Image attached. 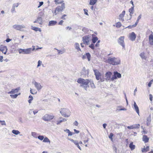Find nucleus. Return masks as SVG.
<instances>
[{"label": "nucleus", "mask_w": 153, "mask_h": 153, "mask_svg": "<svg viewBox=\"0 0 153 153\" xmlns=\"http://www.w3.org/2000/svg\"><path fill=\"white\" fill-rule=\"evenodd\" d=\"M105 62L113 65H116L119 64L120 61L118 58L109 57L105 61Z\"/></svg>", "instance_id": "nucleus-2"}, {"label": "nucleus", "mask_w": 153, "mask_h": 153, "mask_svg": "<svg viewBox=\"0 0 153 153\" xmlns=\"http://www.w3.org/2000/svg\"><path fill=\"white\" fill-rule=\"evenodd\" d=\"M97 0H90L89 4L91 5H94L97 2Z\"/></svg>", "instance_id": "nucleus-29"}, {"label": "nucleus", "mask_w": 153, "mask_h": 153, "mask_svg": "<svg viewBox=\"0 0 153 153\" xmlns=\"http://www.w3.org/2000/svg\"><path fill=\"white\" fill-rule=\"evenodd\" d=\"M94 72L96 79L97 80H99L101 78V74L97 70H94Z\"/></svg>", "instance_id": "nucleus-12"}, {"label": "nucleus", "mask_w": 153, "mask_h": 153, "mask_svg": "<svg viewBox=\"0 0 153 153\" xmlns=\"http://www.w3.org/2000/svg\"><path fill=\"white\" fill-rule=\"evenodd\" d=\"M134 105L136 111L138 115H139V108L135 102H134Z\"/></svg>", "instance_id": "nucleus-23"}, {"label": "nucleus", "mask_w": 153, "mask_h": 153, "mask_svg": "<svg viewBox=\"0 0 153 153\" xmlns=\"http://www.w3.org/2000/svg\"><path fill=\"white\" fill-rule=\"evenodd\" d=\"M30 92L31 94H36L37 91L36 90L34 89H31Z\"/></svg>", "instance_id": "nucleus-33"}, {"label": "nucleus", "mask_w": 153, "mask_h": 153, "mask_svg": "<svg viewBox=\"0 0 153 153\" xmlns=\"http://www.w3.org/2000/svg\"><path fill=\"white\" fill-rule=\"evenodd\" d=\"M43 4V2L42 1L41 2H39V5L38 7V8L39 7H41V6H42Z\"/></svg>", "instance_id": "nucleus-56"}, {"label": "nucleus", "mask_w": 153, "mask_h": 153, "mask_svg": "<svg viewBox=\"0 0 153 153\" xmlns=\"http://www.w3.org/2000/svg\"><path fill=\"white\" fill-rule=\"evenodd\" d=\"M19 88H16L15 89H12V90L8 92V94H14L16 93L19 91Z\"/></svg>", "instance_id": "nucleus-18"}, {"label": "nucleus", "mask_w": 153, "mask_h": 153, "mask_svg": "<svg viewBox=\"0 0 153 153\" xmlns=\"http://www.w3.org/2000/svg\"><path fill=\"white\" fill-rule=\"evenodd\" d=\"M57 50L58 51V53L59 54H62L64 52L63 51L59 50L57 49Z\"/></svg>", "instance_id": "nucleus-52"}, {"label": "nucleus", "mask_w": 153, "mask_h": 153, "mask_svg": "<svg viewBox=\"0 0 153 153\" xmlns=\"http://www.w3.org/2000/svg\"><path fill=\"white\" fill-rule=\"evenodd\" d=\"M149 99L151 101H152L153 96L152 94H150L149 95Z\"/></svg>", "instance_id": "nucleus-55"}, {"label": "nucleus", "mask_w": 153, "mask_h": 153, "mask_svg": "<svg viewBox=\"0 0 153 153\" xmlns=\"http://www.w3.org/2000/svg\"><path fill=\"white\" fill-rule=\"evenodd\" d=\"M129 147L131 150H133L135 149V146L133 144V142H131L129 145Z\"/></svg>", "instance_id": "nucleus-26"}, {"label": "nucleus", "mask_w": 153, "mask_h": 153, "mask_svg": "<svg viewBox=\"0 0 153 153\" xmlns=\"http://www.w3.org/2000/svg\"><path fill=\"white\" fill-rule=\"evenodd\" d=\"M122 26V24L120 22H118L116 24V27L117 28H120Z\"/></svg>", "instance_id": "nucleus-36"}, {"label": "nucleus", "mask_w": 153, "mask_h": 153, "mask_svg": "<svg viewBox=\"0 0 153 153\" xmlns=\"http://www.w3.org/2000/svg\"><path fill=\"white\" fill-rule=\"evenodd\" d=\"M114 134L112 133H110V134L109 137L110 139H111V140L112 141L113 140V138L112 137L113 136Z\"/></svg>", "instance_id": "nucleus-45"}, {"label": "nucleus", "mask_w": 153, "mask_h": 153, "mask_svg": "<svg viewBox=\"0 0 153 153\" xmlns=\"http://www.w3.org/2000/svg\"><path fill=\"white\" fill-rule=\"evenodd\" d=\"M149 44L151 45H153V33L152 32V34L149 36Z\"/></svg>", "instance_id": "nucleus-15"}, {"label": "nucleus", "mask_w": 153, "mask_h": 153, "mask_svg": "<svg viewBox=\"0 0 153 153\" xmlns=\"http://www.w3.org/2000/svg\"><path fill=\"white\" fill-rule=\"evenodd\" d=\"M0 122H1V124L2 125H5L6 124L4 121H0Z\"/></svg>", "instance_id": "nucleus-58"}, {"label": "nucleus", "mask_w": 153, "mask_h": 153, "mask_svg": "<svg viewBox=\"0 0 153 153\" xmlns=\"http://www.w3.org/2000/svg\"><path fill=\"white\" fill-rule=\"evenodd\" d=\"M31 29L34 30H35V31H39L40 32L41 31V30L40 28H38L36 27L32 26L31 27Z\"/></svg>", "instance_id": "nucleus-28"}, {"label": "nucleus", "mask_w": 153, "mask_h": 153, "mask_svg": "<svg viewBox=\"0 0 153 153\" xmlns=\"http://www.w3.org/2000/svg\"><path fill=\"white\" fill-rule=\"evenodd\" d=\"M121 76V74L117 72H114V75L111 78V80H113L114 79H116L117 78H120Z\"/></svg>", "instance_id": "nucleus-7"}, {"label": "nucleus", "mask_w": 153, "mask_h": 153, "mask_svg": "<svg viewBox=\"0 0 153 153\" xmlns=\"http://www.w3.org/2000/svg\"><path fill=\"white\" fill-rule=\"evenodd\" d=\"M0 51L4 54H6L7 51V47L2 45H1L0 46Z\"/></svg>", "instance_id": "nucleus-9"}, {"label": "nucleus", "mask_w": 153, "mask_h": 153, "mask_svg": "<svg viewBox=\"0 0 153 153\" xmlns=\"http://www.w3.org/2000/svg\"><path fill=\"white\" fill-rule=\"evenodd\" d=\"M70 141H71V142H73L74 144H75L77 147L80 150H81V149L80 147V146H79V142L77 141L76 140H74L72 139H70Z\"/></svg>", "instance_id": "nucleus-20"}, {"label": "nucleus", "mask_w": 153, "mask_h": 153, "mask_svg": "<svg viewBox=\"0 0 153 153\" xmlns=\"http://www.w3.org/2000/svg\"><path fill=\"white\" fill-rule=\"evenodd\" d=\"M43 142H49V143H50V140L47 137H45V138H44V140H43Z\"/></svg>", "instance_id": "nucleus-37"}, {"label": "nucleus", "mask_w": 153, "mask_h": 153, "mask_svg": "<svg viewBox=\"0 0 153 153\" xmlns=\"http://www.w3.org/2000/svg\"><path fill=\"white\" fill-rule=\"evenodd\" d=\"M18 51L19 53H23L24 54V49H19Z\"/></svg>", "instance_id": "nucleus-48"}, {"label": "nucleus", "mask_w": 153, "mask_h": 153, "mask_svg": "<svg viewBox=\"0 0 153 153\" xmlns=\"http://www.w3.org/2000/svg\"><path fill=\"white\" fill-rule=\"evenodd\" d=\"M89 84L91 86V87L92 88H95V85L92 82H91L90 81Z\"/></svg>", "instance_id": "nucleus-44"}, {"label": "nucleus", "mask_w": 153, "mask_h": 153, "mask_svg": "<svg viewBox=\"0 0 153 153\" xmlns=\"http://www.w3.org/2000/svg\"><path fill=\"white\" fill-rule=\"evenodd\" d=\"M71 27H66V29L67 30H68V29L69 30H70L71 29Z\"/></svg>", "instance_id": "nucleus-64"}, {"label": "nucleus", "mask_w": 153, "mask_h": 153, "mask_svg": "<svg viewBox=\"0 0 153 153\" xmlns=\"http://www.w3.org/2000/svg\"><path fill=\"white\" fill-rule=\"evenodd\" d=\"M137 25L135 23L133 25H129L127 27H126V28H127L129 29H131L133 27H135Z\"/></svg>", "instance_id": "nucleus-38"}, {"label": "nucleus", "mask_w": 153, "mask_h": 153, "mask_svg": "<svg viewBox=\"0 0 153 153\" xmlns=\"http://www.w3.org/2000/svg\"><path fill=\"white\" fill-rule=\"evenodd\" d=\"M141 15H139L138 17L137 18V20L136 21V22H135V23L137 25L139 21V20L141 19Z\"/></svg>", "instance_id": "nucleus-42"}, {"label": "nucleus", "mask_w": 153, "mask_h": 153, "mask_svg": "<svg viewBox=\"0 0 153 153\" xmlns=\"http://www.w3.org/2000/svg\"><path fill=\"white\" fill-rule=\"evenodd\" d=\"M13 28L17 30H21L24 27L22 25H15L13 26Z\"/></svg>", "instance_id": "nucleus-13"}, {"label": "nucleus", "mask_w": 153, "mask_h": 153, "mask_svg": "<svg viewBox=\"0 0 153 153\" xmlns=\"http://www.w3.org/2000/svg\"><path fill=\"white\" fill-rule=\"evenodd\" d=\"M136 37V35L135 33L134 32H132L129 34L128 38L131 41H134L135 40Z\"/></svg>", "instance_id": "nucleus-8"}, {"label": "nucleus", "mask_w": 153, "mask_h": 153, "mask_svg": "<svg viewBox=\"0 0 153 153\" xmlns=\"http://www.w3.org/2000/svg\"><path fill=\"white\" fill-rule=\"evenodd\" d=\"M3 57L2 56H0V62H2L3 61Z\"/></svg>", "instance_id": "nucleus-59"}, {"label": "nucleus", "mask_w": 153, "mask_h": 153, "mask_svg": "<svg viewBox=\"0 0 153 153\" xmlns=\"http://www.w3.org/2000/svg\"><path fill=\"white\" fill-rule=\"evenodd\" d=\"M142 140L144 143H147L149 141V138L146 135H143V136Z\"/></svg>", "instance_id": "nucleus-17"}, {"label": "nucleus", "mask_w": 153, "mask_h": 153, "mask_svg": "<svg viewBox=\"0 0 153 153\" xmlns=\"http://www.w3.org/2000/svg\"><path fill=\"white\" fill-rule=\"evenodd\" d=\"M153 82V79H152L149 82L148 84V86L149 87H150L151 86Z\"/></svg>", "instance_id": "nucleus-47"}, {"label": "nucleus", "mask_w": 153, "mask_h": 153, "mask_svg": "<svg viewBox=\"0 0 153 153\" xmlns=\"http://www.w3.org/2000/svg\"><path fill=\"white\" fill-rule=\"evenodd\" d=\"M112 75V73L111 72H107L105 74V79L106 80H110L111 79V76Z\"/></svg>", "instance_id": "nucleus-11"}, {"label": "nucleus", "mask_w": 153, "mask_h": 153, "mask_svg": "<svg viewBox=\"0 0 153 153\" xmlns=\"http://www.w3.org/2000/svg\"><path fill=\"white\" fill-rule=\"evenodd\" d=\"M64 21L62 20H61L58 23L59 25H62Z\"/></svg>", "instance_id": "nucleus-57"}, {"label": "nucleus", "mask_w": 153, "mask_h": 153, "mask_svg": "<svg viewBox=\"0 0 153 153\" xmlns=\"http://www.w3.org/2000/svg\"><path fill=\"white\" fill-rule=\"evenodd\" d=\"M42 63V62L40 60H39L38 61V64L37 66V67H39V66H40L41 65Z\"/></svg>", "instance_id": "nucleus-53"}, {"label": "nucleus", "mask_w": 153, "mask_h": 153, "mask_svg": "<svg viewBox=\"0 0 153 153\" xmlns=\"http://www.w3.org/2000/svg\"><path fill=\"white\" fill-rule=\"evenodd\" d=\"M107 125L106 124L104 123L103 124V126L104 128H105L106 126Z\"/></svg>", "instance_id": "nucleus-63"}, {"label": "nucleus", "mask_w": 153, "mask_h": 153, "mask_svg": "<svg viewBox=\"0 0 153 153\" xmlns=\"http://www.w3.org/2000/svg\"><path fill=\"white\" fill-rule=\"evenodd\" d=\"M12 132L16 135H17L20 133V132L19 131L16 130H13L12 131Z\"/></svg>", "instance_id": "nucleus-34"}, {"label": "nucleus", "mask_w": 153, "mask_h": 153, "mask_svg": "<svg viewBox=\"0 0 153 153\" xmlns=\"http://www.w3.org/2000/svg\"><path fill=\"white\" fill-rule=\"evenodd\" d=\"M75 48L78 51H81V49H80L79 47V45L78 43H76L75 44Z\"/></svg>", "instance_id": "nucleus-31"}, {"label": "nucleus", "mask_w": 153, "mask_h": 153, "mask_svg": "<svg viewBox=\"0 0 153 153\" xmlns=\"http://www.w3.org/2000/svg\"><path fill=\"white\" fill-rule=\"evenodd\" d=\"M54 2L56 4H60L63 3V0H55Z\"/></svg>", "instance_id": "nucleus-32"}, {"label": "nucleus", "mask_w": 153, "mask_h": 153, "mask_svg": "<svg viewBox=\"0 0 153 153\" xmlns=\"http://www.w3.org/2000/svg\"><path fill=\"white\" fill-rule=\"evenodd\" d=\"M134 6L131 7V8L129 9V11L130 13L129 15L130 16V19L131 18L132 15L134 11Z\"/></svg>", "instance_id": "nucleus-21"}, {"label": "nucleus", "mask_w": 153, "mask_h": 153, "mask_svg": "<svg viewBox=\"0 0 153 153\" xmlns=\"http://www.w3.org/2000/svg\"><path fill=\"white\" fill-rule=\"evenodd\" d=\"M89 47L91 48V49H94V44H92L90 45L89 46Z\"/></svg>", "instance_id": "nucleus-50"}, {"label": "nucleus", "mask_w": 153, "mask_h": 153, "mask_svg": "<svg viewBox=\"0 0 153 153\" xmlns=\"http://www.w3.org/2000/svg\"><path fill=\"white\" fill-rule=\"evenodd\" d=\"M86 56L88 59V61L90 60L91 55L89 53H86Z\"/></svg>", "instance_id": "nucleus-41"}, {"label": "nucleus", "mask_w": 153, "mask_h": 153, "mask_svg": "<svg viewBox=\"0 0 153 153\" xmlns=\"http://www.w3.org/2000/svg\"><path fill=\"white\" fill-rule=\"evenodd\" d=\"M57 22L55 21H51L49 22V26H53L56 25Z\"/></svg>", "instance_id": "nucleus-25"}, {"label": "nucleus", "mask_w": 153, "mask_h": 153, "mask_svg": "<svg viewBox=\"0 0 153 153\" xmlns=\"http://www.w3.org/2000/svg\"><path fill=\"white\" fill-rule=\"evenodd\" d=\"M34 85L36 88L38 89L39 90L42 88V86L40 83H38L36 82H35Z\"/></svg>", "instance_id": "nucleus-24"}, {"label": "nucleus", "mask_w": 153, "mask_h": 153, "mask_svg": "<svg viewBox=\"0 0 153 153\" xmlns=\"http://www.w3.org/2000/svg\"><path fill=\"white\" fill-rule=\"evenodd\" d=\"M124 36H120L118 39V43L122 45L123 48L125 47V44L124 41Z\"/></svg>", "instance_id": "nucleus-6"}, {"label": "nucleus", "mask_w": 153, "mask_h": 153, "mask_svg": "<svg viewBox=\"0 0 153 153\" xmlns=\"http://www.w3.org/2000/svg\"><path fill=\"white\" fill-rule=\"evenodd\" d=\"M60 119L61 120L57 121V123H56L57 125L59 124L60 123H62V122H65L66 121V120L65 119L62 118V117H60Z\"/></svg>", "instance_id": "nucleus-27"}, {"label": "nucleus", "mask_w": 153, "mask_h": 153, "mask_svg": "<svg viewBox=\"0 0 153 153\" xmlns=\"http://www.w3.org/2000/svg\"><path fill=\"white\" fill-rule=\"evenodd\" d=\"M20 94V93H19L18 94H14V95L11 94V95H10V96L11 98L14 99V98H16L18 96V95H19Z\"/></svg>", "instance_id": "nucleus-40"}, {"label": "nucleus", "mask_w": 153, "mask_h": 153, "mask_svg": "<svg viewBox=\"0 0 153 153\" xmlns=\"http://www.w3.org/2000/svg\"><path fill=\"white\" fill-rule=\"evenodd\" d=\"M38 138L40 140H42L44 139V137L43 136L40 135L38 137Z\"/></svg>", "instance_id": "nucleus-49"}, {"label": "nucleus", "mask_w": 153, "mask_h": 153, "mask_svg": "<svg viewBox=\"0 0 153 153\" xmlns=\"http://www.w3.org/2000/svg\"><path fill=\"white\" fill-rule=\"evenodd\" d=\"M140 126L139 124L131 125L130 126H128L127 128L129 129L138 128Z\"/></svg>", "instance_id": "nucleus-14"}, {"label": "nucleus", "mask_w": 153, "mask_h": 153, "mask_svg": "<svg viewBox=\"0 0 153 153\" xmlns=\"http://www.w3.org/2000/svg\"><path fill=\"white\" fill-rule=\"evenodd\" d=\"M65 4L64 3H62L61 6H58L55 9L54 13L55 15L59 13L62 12L65 8Z\"/></svg>", "instance_id": "nucleus-3"}, {"label": "nucleus", "mask_w": 153, "mask_h": 153, "mask_svg": "<svg viewBox=\"0 0 153 153\" xmlns=\"http://www.w3.org/2000/svg\"><path fill=\"white\" fill-rule=\"evenodd\" d=\"M32 135L35 138H37L38 137L37 134L36 132H32Z\"/></svg>", "instance_id": "nucleus-43"}, {"label": "nucleus", "mask_w": 153, "mask_h": 153, "mask_svg": "<svg viewBox=\"0 0 153 153\" xmlns=\"http://www.w3.org/2000/svg\"><path fill=\"white\" fill-rule=\"evenodd\" d=\"M32 51L31 48H28L26 49H24V54H28L31 53Z\"/></svg>", "instance_id": "nucleus-19"}, {"label": "nucleus", "mask_w": 153, "mask_h": 153, "mask_svg": "<svg viewBox=\"0 0 153 153\" xmlns=\"http://www.w3.org/2000/svg\"><path fill=\"white\" fill-rule=\"evenodd\" d=\"M66 131L68 133V136H71L73 134V133L70 131L69 130L67 129Z\"/></svg>", "instance_id": "nucleus-46"}, {"label": "nucleus", "mask_w": 153, "mask_h": 153, "mask_svg": "<svg viewBox=\"0 0 153 153\" xmlns=\"http://www.w3.org/2000/svg\"><path fill=\"white\" fill-rule=\"evenodd\" d=\"M54 116L52 115H50L49 114H46L43 117V120L45 121H50L54 118Z\"/></svg>", "instance_id": "nucleus-5"}, {"label": "nucleus", "mask_w": 153, "mask_h": 153, "mask_svg": "<svg viewBox=\"0 0 153 153\" xmlns=\"http://www.w3.org/2000/svg\"><path fill=\"white\" fill-rule=\"evenodd\" d=\"M125 10H123V11L122 13L120 14L119 15V19L120 20L123 21H124L123 17L125 14Z\"/></svg>", "instance_id": "nucleus-16"}, {"label": "nucleus", "mask_w": 153, "mask_h": 153, "mask_svg": "<svg viewBox=\"0 0 153 153\" xmlns=\"http://www.w3.org/2000/svg\"><path fill=\"white\" fill-rule=\"evenodd\" d=\"M98 40L97 37H93L92 39V41L93 43H95Z\"/></svg>", "instance_id": "nucleus-35"}, {"label": "nucleus", "mask_w": 153, "mask_h": 153, "mask_svg": "<svg viewBox=\"0 0 153 153\" xmlns=\"http://www.w3.org/2000/svg\"><path fill=\"white\" fill-rule=\"evenodd\" d=\"M77 82L80 84L81 86L83 87L85 90L89 87V84L90 81L88 79H84L82 78H79L78 79Z\"/></svg>", "instance_id": "nucleus-1"}, {"label": "nucleus", "mask_w": 153, "mask_h": 153, "mask_svg": "<svg viewBox=\"0 0 153 153\" xmlns=\"http://www.w3.org/2000/svg\"><path fill=\"white\" fill-rule=\"evenodd\" d=\"M140 56L142 59H144L145 60L146 59V57L145 56V53L144 52L141 53L140 54Z\"/></svg>", "instance_id": "nucleus-30"}, {"label": "nucleus", "mask_w": 153, "mask_h": 153, "mask_svg": "<svg viewBox=\"0 0 153 153\" xmlns=\"http://www.w3.org/2000/svg\"><path fill=\"white\" fill-rule=\"evenodd\" d=\"M60 113L64 117H68L70 115L71 112L68 109L62 108L61 110Z\"/></svg>", "instance_id": "nucleus-4"}, {"label": "nucleus", "mask_w": 153, "mask_h": 153, "mask_svg": "<svg viewBox=\"0 0 153 153\" xmlns=\"http://www.w3.org/2000/svg\"><path fill=\"white\" fill-rule=\"evenodd\" d=\"M149 150V146H147L145 147L144 146L143 148L141 149V151L142 152H146L148 151Z\"/></svg>", "instance_id": "nucleus-22"}, {"label": "nucleus", "mask_w": 153, "mask_h": 153, "mask_svg": "<svg viewBox=\"0 0 153 153\" xmlns=\"http://www.w3.org/2000/svg\"><path fill=\"white\" fill-rule=\"evenodd\" d=\"M18 5H19V4H14V8L15 7H17L18 6Z\"/></svg>", "instance_id": "nucleus-62"}, {"label": "nucleus", "mask_w": 153, "mask_h": 153, "mask_svg": "<svg viewBox=\"0 0 153 153\" xmlns=\"http://www.w3.org/2000/svg\"><path fill=\"white\" fill-rule=\"evenodd\" d=\"M84 11L85 14L87 15H88V10L86 9H84Z\"/></svg>", "instance_id": "nucleus-54"}, {"label": "nucleus", "mask_w": 153, "mask_h": 153, "mask_svg": "<svg viewBox=\"0 0 153 153\" xmlns=\"http://www.w3.org/2000/svg\"><path fill=\"white\" fill-rule=\"evenodd\" d=\"M74 125L77 126L78 125V123L76 121L74 122Z\"/></svg>", "instance_id": "nucleus-60"}, {"label": "nucleus", "mask_w": 153, "mask_h": 153, "mask_svg": "<svg viewBox=\"0 0 153 153\" xmlns=\"http://www.w3.org/2000/svg\"><path fill=\"white\" fill-rule=\"evenodd\" d=\"M141 128L143 129V130L142 131V134H147L148 132V131L147 130H146L144 129V128H143V126H141Z\"/></svg>", "instance_id": "nucleus-39"}, {"label": "nucleus", "mask_w": 153, "mask_h": 153, "mask_svg": "<svg viewBox=\"0 0 153 153\" xmlns=\"http://www.w3.org/2000/svg\"><path fill=\"white\" fill-rule=\"evenodd\" d=\"M67 16V15L66 14H64L61 17V19L63 20H65V17Z\"/></svg>", "instance_id": "nucleus-51"}, {"label": "nucleus", "mask_w": 153, "mask_h": 153, "mask_svg": "<svg viewBox=\"0 0 153 153\" xmlns=\"http://www.w3.org/2000/svg\"><path fill=\"white\" fill-rule=\"evenodd\" d=\"M82 41L83 43L87 45H88L89 42V38L87 36H85L82 38Z\"/></svg>", "instance_id": "nucleus-10"}, {"label": "nucleus", "mask_w": 153, "mask_h": 153, "mask_svg": "<svg viewBox=\"0 0 153 153\" xmlns=\"http://www.w3.org/2000/svg\"><path fill=\"white\" fill-rule=\"evenodd\" d=\"M11 39H9V38H8L6 40V41L7 42H10L11 40Z\"/></svg>", "instance_id": "nucleus-61"}]
</instances>
